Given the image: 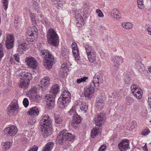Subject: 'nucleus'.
<instances>
[{
  "mask_svg": "<svg viewBox=\"0 0 151 151\" xmlns=\"http://www.w3.org/2000/svg\"><path fill=\"white\" fill-rule=\"evenodd\" d=\"M40 124L42 136L45 138L49 136L51 134L52 124L51 118L48 115H43L40 120Z\"/></svg>",
  "mask_w": 151,
  "mask_h": 151,
  "instance_id": "1",
  "label": "nucleus"
},
{
  "mask_svg": "<svg viewBox=\"0 0 151 151\" xmlns=\"http://www.w3.org/2000/svg\"><path fill=\"white\" fill-rule=\"evenodd\" d=\"M59 88L60 87L58 84H54L52 87L50 91L52 94H47L44 96V99L45 101V103L46 104V106L49 109H51L53 108L55 101V97Z\"/></svg>",
  "mask_w": 151,
  "mask_h": 151,
  "instance_id": "2",
  "label": "nucleus"
},
{
  "mask_svg": "<svg viewBox=\"0 0 151 151\" xmlns=\"http://www.w3.org/2000/svg\"><path fill=\"white\" fill-rule=\"evenodd\" d=\"M40 55L43 57V65L48 69L52 67L55 60L54 57L48 50H43L41 51Z\"/></svg>",
  "mask_w": 151,
  "mask_h": 151,
  "instance_id": "3",
  "label": "nucleus"
},
{
  "mask_svg": "<svg viewBox=\"0 0 151 151\" xmlns=\"http://www.w3.org/2000/svg\"><path fill=\"white\" fill-rule=\"evenodd\" d=\"M76 138L75 135L69 132L65 133L63 130L60 132L57 137L58 142L61 144L65 143L67 140L73 142Z\"/></svg>",
  "mask_w": 151,
  "mask_h": 151,
  "instance_id": "4",
  "label": "nucleus"
},
{
  "mask_svg": "<svg viewBox=\"0 0 151 151\" xmlns=\"http://www.w3.org/2000/svg\"><path fill=\"white\" fill-rule=\"evenodd\" d=\"M47 36L48 43L55 46L58 45L59 42L58 36L53 29H49Z\"/></svg>",
  "mask_w": 151,
  "mask_h": 151,
  "instance_id": "5",
  "label": "nucleus"
},
{
  "mask_svg": "<svg viewBox=\"0 0 151 151\" xmlns=\"http://www.w3.org/2000/svg\"><path fill=\"white\" fill-rule=\"evenodd\" d=\"M70 94L67 91L63 92L58 101V106L61 108H64L70 101Z\"/></svg>",
  "mask_w": 151,
  "mask_h": 151,
  "instance_id": "6",
  "label": "nucleus"
},
{
  "mask_svg": "<svg viewBox=\"0 0 151 151\" xmlns=\"http://www.w3.org/2000/svg\"><path fill=\"white\" fill-rule=\"evenodd\" d=\"M18 108L17 101L15 100L9 105L7 108V113L10 116L15 115Z\"/></svg>",
  "mask_w": 151,
  "mask_h": 151,
  "instance_id": "7",
  "label": "nucleus"
},
{
  "mask_svg": "<svg viewBox=\"0 0 151 151\" xmlns=\"http://www.w3.org/2000/svg\"><path fill=\"white\" fill-rule=\"evenodd\" d=\"M93 84H90L86 86L84 89V95L85 97L90 99L93 96L94 91V87L93 86Z\"/></svg>",
  "mask_w": 151,
  "mask_h": 151,
  "instance_id": "8",
  "label": "nucleus"
},
{
  "mask_svg": "<svg viewBox=\"0 0 151 151\" xmlns=\"http://www.w3.org/2000/svg\"><path fill=\"white\" fill-rule=\"evenodd\" d=\"M6 45L8 49H11L14 47V37L13 35H8L6 36Z\"/></svg>",
  "mask_w": 151,
  "mask_h": 151,
  "instance_id": "9",
  "label": "nucleus"
},
{
  "mask_svg": "<svg viewBox=\"0 0 151 151\" xmlns=\"http://www.w3.org/2000/svg\"><path fill=\"white\" fill-rule=\"evenodd\" d=\"M25 62L28 66L32 69H35L37 67V61L33 57L27 58Z\"/></svg>",
  "mask_w": 151,
  "mask_h": 151,
  "instance_id": "10",
  "label": "nucleus"
},
{
  "mask_svg": "<svg viewBox=\"0 0 151 151\" xmlns=\"http://www.w3.org/2000/svg\"><path fill=\"white\" fill-rule=\"evenodd\" d=\"M105 115L104 112H101L98 114L96 118L94 119V121L96 126H99V127L101 126L102 121L104 119Z\"/></svg>",
  "mask_w": 151,
  "mask_h": 151,
  "instance_id": "11",
  "label": "nucleus"
},
{
  "mask_svg": "<svg viewBox=\"0 0 151 151\" xmlns=\"http://www.w3.org/2000/svg\"><path fill=\"white\" fill-rule=\"evenodd\" d=\"M17 132V127L14 125L8 127L4 130V132L6 134H8L11 136L14 135Z\"/></svg>",
  "mask_w": 151,
  "mask_h": 151,
  "instance_id": "12",
  "label": "nucleus"
},
{
  "mask_svg": "<svg viewBox=\"0 0 151 151\" xmlns=\"http://www.w3.org/2000/svg\"><path fill=\"white\" fill-rule=\"evenodd\" d=\"M71 46L72 48V53L74 57L76 60H79L80 59V57L79 55V52L78 45L75 42H73Z\"/></svg>",
  "mask_w": 151,
  "mask_h": 151,
  "instance_id": "13",
  "label": "nucleus"
},
{
  "mask_svg": "<svg viewBox=\"0 0 151 151\" xmlns=\"http://www.w3.org/2000/svg\"><path fill=\"white\" fill-rule=\"evenodd\" d=\"M75 105L77 109H79L81 111L85 112L88 109V105L87 104L83 101H78L76 103Z\"/></svg>",
  "mask_w": 151,
  "mask_h": 151,
  "instance_id": "14",
  "label": "nucleus"
},
{
  "mask_svg": "<svg viewBox=\"0 0 151 151\" xmlns=\"http://www.w3.org/2000/svg\"><path fill=\"white\" fill-rule=\"evenodd\" d=\"M29 79V81L28 79H24V78H21L18 82V85L19 87L23 89H25L27 88L29 84L30 80Z\"/></svg>",
  "mask_w": 151,
  "mask_h": 151,
  "instance_id": "15",
  "label": "nucleus"
},
{
  "mask_svg": "<svg viewBox=\"0 0 151 151\" xmlns=\"http://www.w3.org/2000/svg\"><path fill=\"white\" fill-rule=\"evenodd\" d=\"M128 142V140L126 139L125 140H122L120 143H119V148L121 151H125L129 148V145Z\"/></svg>",
  "mask_w": 151,
  "mask_h": 151,
  "instance_id": "16",
  "label": "nucleus"
},
{
  "mask_svg": "<svg viewBox=\"0 0 151 151\" xmlns=\"http://www.w3.org/2000/svg\"><path fill=\"white\" fill-rule=\"evenodd\" d=\"M72 118L73 120L71 121V124L73 127L74 128L76 127H78V124H79L81 122V117L78 114L76 116H74Z\"/></svg>",
  "mask_w": 151,
  "mask_h": 151,
  "instance_id": "17",
  "label": "nucleus"
},
{
  "mask_svg": "<svg viewBox=\"0 0 151 151\" xmlns=\"http://www.w3.org/2000/svg\"><path fill=\"white\" fill-rule=\"evenodd\" d=\"M104 103V101L102 97L97 98L96 105L99 110H101L103 108Z\"/></svg>",
  "mask_w": 151,
  "mask_h": 151,
  "instance_id": "18",
  "label": "nucleus"
},
{
  "mask_svg": "<svg viewBox=\"0 0 151 151\" xmlns=\"http://www.w3.org/2000/svg\"><path fill=\"white\" fill-rule=\"evenodd\" d=\"M110 17L114 19H118L120 18V14L118 10L116 9H114L110 12Z\"/></svg>",
  "mask_w": 151,
  "mask_h": 151,
  "instance_id": "19",
  "label": "nucleus"
},
{
  "mask_svg": "<svg viewBox=\"0 0 151 151\" xmlns=\"http://www.w3.org/2000/svg\"><path fill=\"white\" fill-rule=\"evenodd\" d=\"M25 69H21L20 70V76L22 78L28 79L29 81V79H32V75L29 73L26 72Z\"/></svg>",
  "mask_w": 151,
  "mask_h": 151,
  "instance_id": "20",
  "label": "nucleus"
},
{
  "mask_svg": "<svg viewBox=\"0 0 151 151\" xmlns=\"http://www.w3.org/2000/svg\"><path fill=\"white\" fill-rule=\"evenodd\" d=\"M113 60L114 62V65L116 69L119 66L120 62L122 63L124 62V58L121 56H114L113 58Z\"/></svg>",
  "mask_w": 151,
  "mask_h": 151,
  "instance_id": "21",
  "label": "nucleus"
},
{
  "mask_svg": "<svg viewBox=\"0 0 151 151\" xmlns=\"http://www.w3.org/2000/svg\"><path fill=\"white\" fill-rule=\"evenodd\" d=\"M39 113V111L37 107H33L30 109L27 112V114L33 116H37Z\"/></svg>",
  "mask_w": 151,
  "mask_h": 151,
  "instance_id": "22",
  "label": "nucleus"
},
{
  "mask_svg": "<svg viewBox=\"0 0 151 151\" xmlns=\"http://www.w3.org/2000/svg\"><path fill=\"white\" fill-rule=\"evenodd\" d=\"M36 88H32L29 91L27 92L26 94L30 99H33L35 96L36 95Z\"/></svg>",
  "mask_w": 151,
  "mask_h": 151,
  "instance_id": "23",
  "label": "nucleus"
},
{
  "mask_svg": "<svg viewBox=\"0 0 151 151\" xmlns=\"http://www.w3.org/2000/svg\"><path fill=\"white\" fill-rule=\"evenodd\" d=\"M100 127L99 126H96L91 129V135L92 138H94L100 132Z\"/></svg>",
  "mask_w": 151,
  "mask_h": 151,
  "instance_id": "24",
  "label": "nucleus"
},
{
  "mask_svg": "<svg viewBox=\"0 0 151 151\" xmlns=\"http://www.w3.org/2000/svg\"><path fill=\"white\" fill-rule=\"evenodd\" d=\"M100 78L98 75L95 76L93 78V79L92 81L91 84H93V86L96 88L98 87L99 84V81L100 80Z\"/></svg>",
  "mask_w": 151,
  "mask_h": 151,
  "instance_id": "25",
  "label": "nucleus"
},
{
  "mask_svg": "<svg viewBox=\"0 0 151 151\" xmlns=\"http://www.w3.org/2000/svg\"><path fill=\"white\" fill-rule=\"evenodd\" d=\"M36 29L35 27H29L27 29V34L29 36L33 37L36 33Z\"/></svg>",
  "mask_w": 151,
  "mask_h": 151,
  "instance_id": "26",
  "label": "nucleus"
},
{
  "mask_svg": "<svg viewBox=\"0 0 151 151\" xmlns=\"http://www.w3.org/2000/svg\"><path fill=\"white\" fill-rule=\"evenodd\" d=\"M85 49L87 55L96 53L93 47L91 46L86 45Z\"/></svg>",
  "mask_w": 151,
  "mask_h": 151,
  "instance_id": "27",
  "label": "nucleus"
},
{
  "mask_svg": "<svg viewBox=\"0 0 151 151\" xmlns=\"http://www.w3.org/2000/svg\"><path fill=\"white\" fill-rule=\"evenodd\" d=\"M50 78L49 77H45L42 79L41 81V84L42 87L47 86L49 84Z\"/></svg>",
  "mask_w": 151,
  "mask_h": 151,
  "instance_id": "28",
  "label": "nucleus"
},
{
  "mask_svg": "<svg viewBox=\"0 0 151 151\" xmlns=\"http://www.w3.org/2000/svg\"><path fill=\"white\" fill-rule=\"evenodd\" d=\"M54 143L53 142H48L43 149V151H50L53 148Z\"/></svg>",
  "mask_w": 151,
  "mask_h": 151,
  "instance_id": "29",
  "label": "nucleus"
},
{
  "mask_svg": "<svg viewBox=\"0 0 151 151\" xmlns=\"http://www.w3.org/2000/svg\"><path fill=\"white\" fill-rule=\"evenodd\" d=\"M119 94L117 92L114 91L112 93L111 95L109 96V99L110 100L112 101V99H114L115 101H116V99H118V98L117 99L116 98L119 97Z\"/></svg>",
  "mask_w": 151,
  "mask_h": 151,
  "instance_id": "30",
  "label": "nucleus"
},
{
  "mask_svg": "<svg viewBox=\"0 0 151 151\" xmlns=\"http://www.w3.org/2000/svg\"><path fill=\"white\" fill-rule=\"evenodd\" d=\"M76 105L75 107H73L68 112V115L73 117L74 116H75L78 115L76 112Z\"/></svg>",
  "mask_w": 151,
  "mask_h": 151,
  "instance_id": "31",
  "label": "nucleus"
},
{
  "mask_svg": "<svg viewBox=\"0 0 151 151\" xmlns=\"http://www.w3.org/2000/svg\"><path fill=\"white\" fill-rule=\"evenodd\" d=\"M88 59L90 62L94 63L96 60V53L87 55Z\"/></svg>",
  "mask_w": 151,
  "mask_h": 151,
  "instance_id": "32",
  "label": "nucleus"
},
{
  "mask_svg": "<svg viewBox=\"0 0 151 151\" xmlns=\"http://www.w3.org/2000/svg\"><path fill=\"white\" fill-rule=\"evenodd\" d=\"M122 26L127 29H130L133 27V24L129 22L123 23L122 24Z\"/></svg>",
  "mask_w": 151,
  "mask_h": 151,
  "instance_id": "33",
  "label": "nucleus"
},
{
  "mask_svg": "<svg viewBox=\"0 0 151 151\" xmlns=\"http://www.w3.org/2000/svg\"><path fill=\"white\" fill-rule=\"evenodd\" d=\"M54 115V119L55 122L57 124H60L63 120V119L61 116H58Z\"/></svg>",
  "mask_w": 151,
  "mask_h": 151,
  "instance_id": "34",
  "label": "nucleus"
},
{
  "mask_svg": "<svg viewBox=\"0 0 151 151\" xmlns=\"http://www.w3.org/2000/svg\"><path fill=\"white\" fill-rule=\"evenodd\" d=\"M61 70L64 73H67L68 71L67 65L66 63H63L61 66Z\"/></svg>",
  "mask_w": 151,
  "mask_h": 151,
  "instance_id": "35",
  "label": "nucleus"
},
{
  "mask_svg": "<svg viewBox=\"0 0 151 151\" xmlns=\"http://www.w3.org/2000/svg\"><path fill=\"white\" fill-rule=\"evenodd\" d=\"M28 44V43L26 42L22 44L19 46L18 49L19 50L21 49L25 50L28 47L27 46Z\"/></svg>",
  "mask_w": 151,
  "mask_h": 151,
  "instance_id": "36",
  "label": "nucleus"
},
{
  "mask_svg": "<svg viewBox=\"0 0 151 151\" xmlns=\"http://www.w3.org/2000/svg\"><path fill=\"white\" fill-rule=\"evenodd\" d=\"M35 40V39L34 37L29 36V37L27 38L26 41L28 42V44H33L34 43Z\"/></svg>",
  "mask_w": 151,
  "mask_h": 151,
  "instance_id": "37",
  "label": "nucleus"
},
{
  "mask_svg": "<svg viewBox=\"0 0 151 151\" xmlns=\"http://www.w3.org/2000/svg\"><path fill=\"white\" fill-rule=\"evenodd\" d=\"M138 7L140 9H142L144 7L143 0H137Z\"/></svg>",
  "mask_w": 151,
  "mask_h": 151,
  "instance_id": "38",
  "label": "nucleus"
},
{
  "mask_svg": "<svg viewBox=\"0 0 151 151\" xmlns=\"http://www.w3.org/2000/svg\"><path fill=\"white\" fill-rule=\"evenodd\" d=\"M39 19L43 24L46 23L47 20V19L44 17L43 16L42 14H40L38 16Z\"/></svg>",
  "mask_w": 151,
  "mask_h": 151,
  "instance_id": "39",
  "label": "nucleus"
},
{
  "mask_svg": "<svg viewBox=\"0 0 151 151\" xmlns=\"http://www.w3.org/2000/svg\"><path fill=\"white\" fill-rule=\"evenodd\" d=\"M3 147L6 149H8L10 147L12 143L9 141H7L3 143Z\"/></svg>",
  "mask_w": 151,
  "mask_h": 151,
  "instance_id": "40",
  "label": "nucleus"
},
{
  "mask_svg": "<svg viewBox=\"0 0 151 151\" xmlns=\"http://www.w3.org/2000/svg\"><path fill=\"white\" fill-rule=\"evenodd\" d=\"M126 101H127V104L128 105H129L134 101V100L131 97L128 96L126 99Z\"/></svg>",
  "mask_w": 151,
  "mask_h": 151,
  "instance_id": "41",
  "label": "nucleus"
},
{
  "mask_svg": "<svg viewBox=\"0 0 151 151\" xmlns=\"http://www.w3.org/2000/svg\"><path fill=\"white\" fill-rule=\"evenodd\" d=\"M150 131L148 129H143L141 132V134L144 136H146L149 134Z\"/></svg>",
  "mask_w": 151,
  "mask_h": 151,
  "instance_id": "42",
  "label": "nucleus"
},
{
  "mask_svg": "<svg viewBox=\"0 0 151 151\" xmlns=\"http://www.w3.org/2000/svg\"><path fill=\"white\" fill-rule=\"evenodd\" d=\"M8 0H3V6L5 10H6L8 6Z\"/></svg>",
  "mask_w": 151,
  "mask_h": 151,
  "instance_id": "43",
  "label": "nucleus"
},
{
  "mask_svg": "<svg viewBox=\"0 0 151 151\" xmlns=\"http://www.w3.org/2000/svg\"><path fill=\"white\" fill-rule=\"evenodd\" d=\"M33 8L35 9L34 11L37 13H40V12L39 10V4L37 2H36L35 5L33 6Z\"/></svg>",
  "mask_w": 151,
  "mask_h": 151,
  "instance_id": "44",
  "label": "nucleus"
},
{
  "mask_svg": "<svg viewBox=\"0 0 151 151\" xmlns=\"http://www.w3.org/2000/svg\"><path fill=\"white\" fill-rule=\"evenodd\" d=\"M87 79H88V78L86 77L81 78L77 80V82L78 84H79L82 82H85Z\"/></svg>",
  "mask_w": 151,
  "mask_h": 151,
  "instance_id": "45",
  "label": "nucleus"
},
{
  "mask_svg": "<svg viewBox=\"0 0 151 151\" xmlns=\"http://www.w3.org/2000/svg\"><path fill=\"white\" fill-rule=\"evenodd\" d=\"M3 48L1 44H0V60H1L3 56Z\"/></svg>",
  "mask_w": 151,
  "mask_h": 151,
  "instance_id": "46",
  "label": "nucleus"
},
{
  "mask_svg": "<svg viewBox=\"0 0 151 151\" xmlns=\"http://www.w3.org/2000/svg\"><path fill=\"white\" fill-rule=\"evenodd\" d=\"M33 99H31L32 101L36 103H38L40 101V97L38 95H35Z\"/></svg>",
  "mask_w": 151,
  "mask_h": 151,
  "instance_id": "47",
  "label": "nucleus"
},
{
  "mask_svg": "<svg viewBox=\"0 0 151 151\" xmlns=\"http://www.w3.org/2000/svg\"><path fill=\"white\" fill-rule=\"evenodd\" d=\"M142 92H139V93H138L134 94L133 95L137 99H141L142 97Z\"/></svg>",
  "mask_w": 151,
  "mask_h": 151,
  "instance_id": "48",
  "label": "nucleus"
},
{
  "mask_svg": "<svg viewBox=\"0 0 151 151\" xmlns=\"http://www.w3.org/2000/svg\"><path fill=\"white\" fill-rule=\"evenodd\" d=\"M125 83L127 84L131 83L132 82V80L129 77L126 76L124 79Z\"/></svg>",
  "mask_w": 151,
  "mask_h": 151,
  "instance_id": "49",
  "label": "nucleus"
},
{
  "mask_svg": "<svg viewBox=\"0 0 151 151\" xmlns=\"http://www.w3.org/2000/svg\"><path fill=\"white\" fill-rule=\"evenodd\" d=\"M23 104L25 107H27L29 104V102L28 99L26 98L24 99L23 101Z\"/></svg>",
  "mask_w": 151,
  "mask_h": 151,
  "instance_id": "50",
  "label": "nucleus"
},
{
  "mask_svg": "<svg viewBox=\"0 0 151 151\" xmlns=\"http://www.w3.org/2000/svg\"><path fill=\"white\" fill-rule=\"evenodd\" d=\"M96 12L99 17H104L103 13L100 10L97 9L96 10Z\"/></svg>",
  "mask_w": 151,
  "mask_h": 151,
  "instance_id": "51",
  "label": "nucleus"
},
{
  "mask_svg": "<svg viewBox=\"0 0 151 151\" xmlns=\"http://www.w3.org/2000/svg\"><path fill=\"white\" fill-rule=\"evenodd\" d=\"M139 65L141 66V67L138 68V71L141 73L144 72V68L143 65H142L141 63H139Z\"/></svg>",
  "mask_w": 151,
  "mask_h": 151,
  "instance_id": "52",
  "label": "nucleus"
},
{
  "mask_svg": "<svg viewBox=\"0 0 151 151\" xmlns=\"http://www.w3.org/2000/svg\"><path fill=\"white\" fill-rule=\"evenodd\" d=\"M30 17L32 21L34 23H35L36 21V19L35 18V14L30 13Z\"/></svg>",
  "mask_w": 151,
  "mask_h": 151,
  "instance_id": "53",
  "label": "nucleus"
},
{
  "mask_svg": "<svg viewBox=\"0 0 151 151\" xmlns=\"http://www.w3.org/2000/svg\"><path fill=\"white\" fill-rule=\"evenodd\" d=\"M19 56V55L17 53L15 54L14 56L15 60L17 62H19V61L20 58Z\"/></svg>",
  "mask_w": 151,
  "mask_h": 151,
  "instance_id": "54",
  "label": "nucleus"
},
{
  "mask_svg": "<svg viewBox=\"0 0 151 151\" xmlns=\"http://www.w3.org/2000/svg\"><path fill=\"white\" fill-rule=\"evenodd\" d=\"M138 87L137 85H133L131 86V89L132 93H134V90H136L137 88Z\"/></svg>",
  "mask_w": 151,
  "mask_h": 151,
  "instance_id": "55",
  "label": "nucleus"
},
{
  "mask_svg": "<svg viewBox=\"0 0 151 151\" xmlns=\"http://www.w3.org/2000/svg\"><path fill=\"white\" fill-rule=\"evenodd\" d=\"M106 147V145H102L99 148L98 151H104Z\"/></svg>",
  "mask_w": 151,
  "mask_h": 151,
  "instance_id": "56",
  "label": "nucleus"
},
{
  "mask_svg": "<svg viewBox=\"0 0 151 151\" xmlns=\"http://www.w3.org/2000/svg\"><path fill=\"white\" fill-rule=\"evenodd\" d=\"M38 147L37 146H34L32 148H31L29 151H37Z\"/></svg>",
  "mask_w": 151,
  "mask_h": 151,
  "instance_id": "57",
  "label": "nucleus"
},
{
  "mask_svg": "<svg viewBox=\"0 0 151 151\" xmlns=\"http://www.w3.org/2000/svg\"><path fill=\"white\" fill-rule=\"evenodd\" d=\"M140 87L138 86V87L137 88L136 90H134V93H132L133 94L135 93H139V92H142L141 90L140 89Z\"/></svg>",
  "mask_w": 151,
  "mask_h": 151,
  "instance_id": "58",
  "label": "nucleus"
},
{
  "mask_svg": "<svg viewBox=\"0 0 151 151\" xmlns=\"http://www.w3.org/2000/svg\"><path fill=\"white\" fill-rule=\"evenodd\" d=\"M39 1L43 6H46V0H39Z\"/></svg>",
  "mask_w": 151,
  "mask_h": 151,
  "instance_id": "59",
  "label": "nucleus"
},
{
  "mask_svg": "<svg viewBox=\"0 0 151 151\" xmlns=\"http://www.w3.org/2000/svg\"><path fill=\"white\" fill-rule=\"evenodd\" d=\"M32 121V122H31V120L29 119L28 121V122L29 124L32 125L35 123V119H33Z\"/></svg>",
  "mask_w": 151,
  "mask_h": 151,
  "instance_id": "60",
  "label": "nucleus"
},
{
  "mask_svg": "<svg viewBox=\"0 0 151 151\" xmlns=\"http://www.w3.org/2000/svg\"><path fill=\"white\" fill-rule=\"evenodd\" d=\"M147 31L148 32V34L151 35V28L149 27L147 28Z\"/></svg>",
  "mask_w": 151,
  "mask_h": 151,
  "instance_id": "61",
  "label": "nucleus"
},
{
  "mask_svg": "<svg viewBox=\"0 0 151 151\" xmlns=\"http://www.w3.org/2000/svg\"><path fill=\"white\" fill-rule=\"evenodd\" d=\"M148 102L151 103V93L149 94L148 95Z\"/></svg>",
  "mask_w": 151,
  "mask_h": 151,
  "instance_id": "62",
  "label": "nucleus"
},
{
  "mask_svg": "<svg viewBox=\"0 0 151 151\" xmlns=\"http://www.w3.org/2000/svg\"><path fill=\"white\" fill-rule=\"evenodd\" d=\"M76 26L77 27H80L82 26V24L78 22L76 23Z\"/></svg>",
  "mask_w": 151,
  "mask_h": 151,
  "instance_id": "63",
  "label": "nucleus"
},
{
  "mask_svg": "<svg viewBox=\"0 0 151 151\" xmlns=\"http://www.w3.org/2000/svg\"><path fill=\"white\" fill-rule=\"evenodd\" d=\"M148 104L149 105L150 109H151V103H150V102H148Z\"/></svg>",
  "mask_w": 151,
  "mask_h": 151,
  "instance_id": "64",
  "label": "nucleus"
}]
</instances>
